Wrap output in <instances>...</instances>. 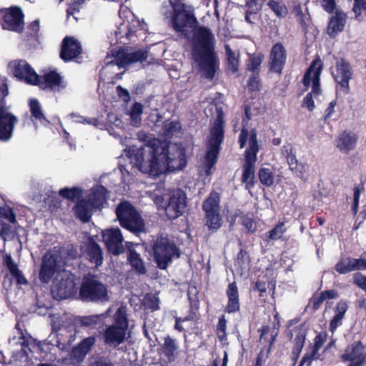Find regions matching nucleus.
Listing matches in <instances>:
<instances>
[{
	"label": "nucleus",
	"mask_w": 366,
	"mask_h": 366,
	"mask_svg": "<svg viewBox=\"0 0 366 366\" xmlns=\"http://www.w3.org/2000/svg\"><path fill=\"white\" fill-rule=\"evenodd\" d=\"M0 217L5 218L12 224L16 222L15 213L9 207H0Z\"/></svg>",
	"instance_id": "4d7b16f0"
},
{
	"label": "nucleus",
	"mask_w": 366,
	"mask_h": 366,
	"mask_svg": "<svg viewBox=\"0 0 366 366\" xmlns=\"http://www.w3.org/2000/svg\"><path fill=\"white\" fill-rule=\"evenodd\" d=\"M127 260L132 267L139 274H144L147 268L140 254L134 249H129Z\"/></svg>",
	"instance_id": "e433bc0d"
},
{
	"label": "nucleus",
	"mask_w": 366,
	"mask_h": 366,
	"mask_svg": "<svg viewBox=\"0 0 366 366\" xmlns=\"http://www.w3.org/2000/svg\"><path fill=\"white\" fill-rule=\"evenodd\" d=\"M187 295L189 302V310L188 315L184 317V321L197 320L199 316V301L196 287L191 290H189Z\"/></svg>",
	"instance_id": "f704fd0d"
},
{
	"label": "nucleus",
	"mask_w": 366,
	"mask_h": 366,
	"mask_svg": "<svg viewBox=\"0 0 366 366\" xmlns=\"http://www.w3.org/2000/svg\"><path fill=\"white\" fill-rule=\"evenodd\" d=\"M331 74L335 83L339 86L340 92L344 94H350L349 82L353 76V70L350 63L344 58H336L335 67L331 71Z\"/></svg>",
	"instance_id": "ddd939ff"
},
{
	"label": "nucleus",
	"mask_w": 366,
	"mask_h": 366,
	"mask_svg": "<svg viewBox=\"0 0 366 366\" xmlns=\"http://www.w3.org/2000/svg\"><path fill=\"white\" fill-rule=\"evenodd\" d=\"M287 231L284 222H278L274 227L269 230L267 234V241L281 239L282 234Z\"/></svg>",
	"instance_id": "09e8293b"
},
{
	"label": "nucleus",
	"mask_w": 366,
	"mask_h": 366,
	"mask_svg": "<svg viewBox=\"0 0 366 366\" xmlns=\"http://www.w3.org/2000/svg\"><path fill=\"white\" fill-rule=\"evenodd\" d=\"M102 315H94L89 316H79L74 319L75 323L81 326L92 327L97 325L101 320Z\"/></svg>",
	"instance_id": "de8ad7c7"
},
{
	"label": "nucleus",
	"mask_w": 366,
	"mask_h": 366,
	"mask_svg": "<svg viewBox=\"0 0 366 366\" xmlns=\"http://www.w3.org/2000/svg\"><path fill=\"white\" fill-rule=\"evenodd\" d=\"M39 28L40 25L38 19L33 21L28 26L27 36H24L23 39L29 46H34L39 42L38 33Z\"/></svg>",
	"instance_id": "4c0bfd02"
},
{
	"label": "nucleus",
	"mask_w": 366,
	"mask_h": 366,
	"mask_svg": "<svg viewBox=\"0 0 366 366\" xmlns=\"http://www.w3.org/2000/svg\"><path fill=\"white\" fill-rule=\"evenodd\" d=\"M143 113V106L141 103L135 102L133 104L130 112V124L135 127L141 125L142 114Z\"/></svg>",
	"instance_id": "79ce46f5"
},
{
	"label": "nucleus",
	"mask_w": 366,
	"mask_h": 366,
	"mask_svg": "<svg viewBox=\"0 0 366 366\" xmlns=\"http://www.w3.org/2000/svg\"><path fill=\"white\" fill-rule=\"evenodd\" d=\"M12 234L11 226L0 220V237L5 239Z\"/></svg>",
	"instance_id": "0e129e2a"
},
{
	"label": "nucleus",
	"mask_w": 366,
	"mask_h": 366,
	"mask_svg": "<svg viewBox=\"0 0 366 366\" xmlns=\"http://www.w3.org/2000/svg\"><path fill=\"white\" fill-rule=\"evenodd\" d=\"M247 87L250 92H258L260 90L262 84L259 74H252L247 81Z\"/></svg>",
	"instance_id": "5fc2aeb1"
},
{
	"label": "nucleus",
	"mask_w": 366,
	"mask_h": 366,
	"mask_svg": "<svg viewBox=\"0 0 366 366\" xmlns=\"http://www.w3.org/2000/svg\"><path fill=\"white\" fill-rule=\"evenodd\" d=\"M217 335L219 341L223 342L227 340V320L224 315H222L218 320L217 325Z\"/></svg>",
	"instance_id": "3c124183"
},
{
	"label": "nucleus",
	"mask_w": 366,
	"mask_h": 366,
	"mask_svg": "<svg viewBox=\"0 0 366 366\" xmlns=\"http://www.w3.org/2000/svg\"><path fill=\"white\" fill-rule=\"evenodd\" d=\"M211 114H217L214 124L210 129V136L207 142V151L203 161V169L206 176L212 174V169L218 161L221 144L224 139V113L219 105L212 103L209 106Z\"/></svg>",
	"instance_id": "7ed1b4c3"
},
{
	"label": "nucleus",
	"mask_w": 366,
	"mask_h": 366,
	"mask_svg": "<svg viewBox=\"0 0 366 366\" xmlns=\"http://www.w3.org/2000/svg\"><path fill=\"white\" fill-rule=\"evenodd\" d=\"M32 85L38 86L43 90L49 89L53 92H60L66 87L62 76L55 70L49 71L43 75L36 74Z\"/></svg>",
	"instance_id": "2eb2a0df"
},
{
	"label": "nucleus",
	"mask_w": 366,
	"mask_h": 366,
	"mask_svg": "<svg viewBox=\"0 0 366 366\" xmlns=\"http://www.w3.org/2000/svg\"><path fill=\"white\" fill-rule=\"evenodd\" d=\"M226 295L228 298L224 312L229 314L236 313L240 310L239 295L236 282L229 283L227 290Z\"/></svg>",
	"instance_id": "cd10ccee"
},
{
	"label": "nucleus",
	"mask_w": 366,
	"mask_h": 366,
	"mask_svg": "<svg viewBox=\"0 0 366 366\" xmlns=\"http://www.w3.org/2000/svg\"><path fill=\"white\" fill-rule=\"evenodd\" d=\"M267 5L278 18H284L288 14L286 5L280 1L269 0Z\"/></svg>",
	"instance_id": "a18cd8bd"
},
{
	"label": "nucleus",
	"mask_w": 366,
	"mask_h": 366,
	"mask_svg": "<svg viewBox=\"0 0 366 366\" xmlns=\"http://www.w3.org/2000/svg\"><path fill=\"white\" fill-rule=\"evenodd\" d=\"M327 338V334L326 332H321L318 333L314 339V345L312 350L313 353H318V351L323 346Z\"/></svg>",
	"instance_id": "6e6d98bb"
},
{
	"label": "nucleus",
	"mask_w": 366,
	"mask_h": 366,
	"mask_svg": "<svg viewBox=\"0 0 366 366\" xmlns=\"http://www.w3.org/2000/svg\"><path fill=\"white\" fill-rule=\"evenodd\" d=\"M348 310L347 301L345 300H340L334 308L335 315L330 320L329 324V330L334 333L337 328L342 323V320Z\"/></svg>",
	"instance_id": "473e14b6"
},
{
	"label": "nucleus",
	"mask_w": 366,
	"mask_h": 366,
	"mask_svg": "<svg viewBox=\"0 0 366 366\" xmlns=\"http://www.w3.org/2000/svg\"><path fill=\"white\" fill-rule=\"evenodd\" d=\"M270 286L273 290L275 287V285L273 284L272 281L269 282L268 285L267 287V284L265 282L262 280H257L254 284V290L259 292L261 295L262 293L266 292L267 288H269Z\"/></svg>",
	"instance_id": "680f3d73"
},
{
	"label": "nucleus",
	"mask_w": 366,
	"mask_h": 366,
	"mask_svg": "<svg viewBox=\"0 0 366 366\" xmlns=\"http://www.w3.org/2000/svg\"><path fill=\"white\" fill-rule=\"evenodd\" d=\"M172 7L170 24L174 30L183 34V1L182 0H169Z\"/></svg>",
	"instance_id": "bb28decb"
},
{
	"label": "nucleus",
	"mask_w": 366,
	"mask_h": 366,
	"mask_svg": "<svg viewBox=\"0 0 366 366\" xmlns=\"http://www.w3.org/2000/svg\"><path fill=\"white\" fill-rule=\"evenodd\" d=\"M325 300V297L321 292L317 295L316 294L310 299V305H312V310L317 311L320 309L323 302Z\"/></svg>",
	"instance_id": "bf43d9fd"
},
{
	"label": "nucleus",
	"mask_w": 366,
	"mask_h": 366,
	"mask_svg": "<svg viewBox=\"0 0 366 366\" xmlns=\"http://www.w3.org/2000/svg\"><path fill=\"white\" fill-rule=\"evenodd\" d=\"M317 353H313V351L311 352H307L305 354L302 358L300 360V362L298 366H311L312 361L315 359V356Z\"/></svg>",
	"instance_id": "774afa93"
},
{
	"label": "nucleus",
	"mask_w": 366,
	"mask_h": 366,
	"mask_svg": "<svg viewBox=\"0 0 366 366\" xmlns=\"http://www.w3.org/2000/svg\"><path fill=\"white\" fill-rule=\"evenodd\" d=\"M136 165L149 176L159 177L166 169L169 172L183 169V147L182 144L168 147L158 139L149 141L144 148L135 154Z\"/></svg>",
	"instance_id": "f257e3e1"
},
{
	"label": "nucleus",
	"mask_w": 366,
	"mask_h": 366,
	"mask_svg": "<svg viewBox=\"0 0 366 366\" xmlns=\"http://www.w3.org/2000/svg\"><path fill=\"white\" fill-rule=\"evenodd\" d=\"M322 69L323 63L320 57L317 56L312 60L302 79V83L306 87H308L312 81V94L313 93L315 95L321 94L320 75Z\"/></svg>",
	"instance_id": "4468645a"
},
{
	"label": "nucleus",
	"mask_w": 366,
	"mask_h": 366,
	"mask_svg": "<svg viewBox=\"0 0 366 366\" xmlns=\"http://www.w3.org/2000/svg\"><path fill=\"white\" fill-rule=\"evenodd\" d=\"M365 347L361 341H355L347 345L345 352L340 355V360L343 362L362 361L366 362V355L364 354Z\"/></svg>",
	"instance_id": "b1692460"
},
{
	"label": "nucleus",
	"mask_w": 366,
	"mask_h": 366,
	"mask_svg": "<svg viewBox=\"0 0 366 366\" xmlns=\"http://www.w3.org/2000/svg\"><path fill=\"white\" fill-rule=\"evenodd\" d=\"M224 48L227 55V69L230 70L232 74H234L239 70V54L236 55L229 44H226Z\"/></svg>",
	"instance_id": "ea45409f"
},
{
	"label": "nucleus",
	"mask_w": 366,
	"mask_h": 366,
	"mask_svg": "<svg viewBox=\"0 0 366 366\" xmlns=\"http://www.w3.org/2000/svg\"><path fill=\"white\" fill-rule=\"evenodd\" d=\"M94 343L95 338L94 337L84 338L76 347H73L72 355L76 358H84L89 352Z\"/></svg>",
	"instance_id": "c9c22d12"
},
{
	"label": "nucleus",
	"mask_w": 366,
	"mask_h": 366,
	"mask_svg": "<svg viewBox=\"0 0 366 366\" xmlns=\"http://www.w3.org/2000/svg\"><path fill=\"white\" fill-rule=\"evenodd\" d=\"M84 254L86 259L91 263L95 264L97 267L102 264L104 260L102 249L92 238L89 239Z\"/></svg>",
	"instance_id": "c756f323"
},
{
	"label": "nucleus",
	"mask_w": 366,
	"mask_h": 366,
	"mask_svg": "<svg viewBox=\"0 0 366 366\" xmlns=\"http://www.w3.org/2000/svg\"><path fill=\"white\" fill-rule=\"evenodd\" d=\"M154 261L160 269H166L173 258L179 257V248L173 241L162 236L157 237L152 244Z\"/></svg>",
	"instance_id": "0eeeda50"
},
{
	"label": "nucleus",
	"mask_w": 366,
	"mask_h": 366,
	"mask_svg": "<svg viewBox=\"0 0 366 366\" xmlns=\"http://www.w3.org/2000/svg\"><path fill=\"white\" fill-rule=\"evenodd\" d=\"M290 169L296 174L297 177L301 179H304L305 177L306 167L305 164L297 162V163H295V164Z\"/></svg>",
	"instance_id": "e2e57ef3"
},
{
	"label": "nucleus",
	"mask_w": 366,
	"mask_h": 366,
	"mask_svg": "<svg viewBox=\"0 0 366 366\" xmlns=\"http://www.w3.org/2000/svg\"><path fill=\"white\" fill-rule=\"evenodd\" d=\"M79 297L84 301L105 302L109 301L107 287L95 275H84L79 288Z\"/></svg>",
	"instance_id": "6e6552de"
},
{
	"label": "nucleus",
	"mask_w": 366,
	"mask_h": 366,
	"mask_svg": "<svg viewBox=\"0 0 366 366\" xmlns=\"http://www.w3.org/2000/svg\"><path fill=\"white\" fill-rule=\"evenodd\" d=\"M346 14L341 10H336L329 19L327 27V32L330 37L335 38L337 35L342 32L346 24Z\"/></svg>",
	"instance_id": "a878e982"
},
{
	"label": "nucleus",
	"mask_w": 366,
	"mask_h": 366,
	"mask_svg": "<svg viewBox=\"0 0 366 366\" xmlns=\"http://www.w3.org/2000/svg\"><path fill=\"white\" fill-rule=\"evenodd\" d=\"M7 79L0 76V142H7L13 137L18 118L9 112L6 97L9 95Z\"/></svg>",
	"instance_id": "39448f33"
},
{
	"label": "nucleus",
	"mask_w": 366,
	"mask_h": 366,
	"mask_svg": "<svg viewBox=\"0 0 366 366\" xmlns=\"http://www.w3.org/2000/svg\"><path fill=\"white\" fill-rule=\"evenodd\" d=\"M180 192H182L181 189L178 191L177 194H173L169 197L168 204L165 207V214L169 219H174L182 214L183 198Z\"/></svg>",
	"instance_id": "c85d7f7f"
},
{
	"label": "nucleus",
	"mask_w": 366,
	"mask_h": 366,
	"mask_svg": "<svg viewBox=\"0 0 366 366\" xmlns=\"http://www.w3.org/2000/svg\"><path fill=\"white\" fill-rule=\"evenodd\" d=\"M120 225L134 234L144 231L145 224L136 208L128 202L120 203L116 209Z\"/></svg>",
	"instance_id": "1a4fd4ad"
},
{
	"label": "nucleus",
	"mask_w": 366,
	"mask_h": 366,
	"mask_svg": "<svg viewBox=\"0 0 366 366\" xmlns=\"http://www.w3.org/2000/svg\"><path fill=\"white\" fill-rule=\"evenodd\" d=\"M258 177L260 183L265 187H269L274 184V175L269 168H260L258 171Z\"/></svg>",
	"instance_id": "49530a36"
},
{
	"label": "nucleus",
	"mask_w": 366,
	"mask_h": 366,
	"mask_svg": "<svg viewBox=\"0 0 366 366\" xmlns=\"http://www.w3.org/2000/svg\"><path fill=\"white\" fill-rule=\"evenodd\" d=\"M59 255L56 253L46 252L42 257L39 272V279L43 283H49L60 269Z\"/></svg>",
	"instance_id": "dca6fc26"
},
{
	"label": "nucleus",
	"mask_w": 366,
	"mask_h": 366,
	"mask_svg": "<svg viewBox=\"0 0 366 366\" xmlns=\"http://www.w3.org/2000/svg\"><path fill=\"white\" fill-rule=\"evenodd\" d=\"M249 141V147L244 152V163L242 166L241 181L245 184V189L250 190L255 185V163L259 150L257 134L254 129L250 131L243 126L238 137L239 148L243 149Z\"/></svg>",
	"instance_id": "20e7f679"
},
{
	"label": "nucleus",
	"mask_w": 366,
	"mask_h": 366,
	"mask_svg": "<svg viewBox=\"0 0 366 366\" xmlns=\"http://www.w3.org/2000/svg\"><path fill=\"white\" fill-rule=\"evenodd\" d=\"M157 352L162 362L167 365L174 362L177 359L180 351L176 340L167 336L164 338L163 344L159 345Z\"/></svg>",
	"instance_id": "aec40b11"
},
{
	"label": "nucleus",
	"mask_w": 366,
	"mask_h": 366,
	"mask_svg": "<svg viewBox=\"0 0 366 366\" xmlns=\"http://www.w3.org/2000/svg\"><path fill=\"white\" fill-rule=\"evenodd\" d=\"M102 238L109 253L117 256L124 252L123 237L119 228L105 229L102 232Z\"/></svg>",
	"instance_id": "f3484780"
},
{
	"label": "nucleus",
	"mask_w": 366,
	"mask_h": 366,
	"mask_svg": "<svg viewBox=\"0 0 366 366\" xmlns=\"http://www.w3.org/2000/svg\"><path fill=\"white\" fill-rule=\"evenodd\" d=\"M352 11L355 18L360 17L362 12H366V0H353Z\"/></svg>",
	"instance_id": "13d9d810"
},
{
	"label": "nucleus",
	"mask_w": 366,
	"mask_h": 366,
	"mask_svg": "<svg viewBox=\"0 0 366 366\" xmlns=\"http://www.w3.org/2000/svg\"><path fill=\"white\" fill-rule=\"evenodd\" d=\"M149 53L147 48L129 51L128 49L119 47L118 49L112 50V56L114 59L106 63L105 69L114 66L124 69L133 64L143 63L148 59Z\"/></svg>",
	"instance_id": "9d476101"
},
{
	"label": "nucleus",
	"mask_w": 366,
	"mask_h": 366,
	"mask_svg": "<svg viewBox=\"0 0 366 366\" xmlns=\"http://www.w3.org/2000/svg\"><path fill=\"white\" fill-rule=\"evenodd\" d=\"M29 107L32 117L39 120L44 125L50 124L49 121L45 117L41 107L37 99H31L29 102Z\"/></svg>",
	"instance_id": "58836bf2"
},
{
	"label": "nucleus",
	"mask_w": 366,
	"mask_h": 366,
	"mask_svg": "<svg viewBox=\"0 0 366 366\" xmlns=\"http://www.w3.org/2000/svg\"><path fill=\"white\" fill-rule=\"evenodd\" d=\"M3 264L8 269L18 285H26L29 284L27 279L19 269L17 264L14 262L10 254H6L3 256Z\"/></svg>",
	"instance_id": "2f4dec72"
},
{
	"label": "nucleus",
	"mask_w": 366,
	"mask_h": 366,
	"mask_svg": "<svg viewBox=\"0 0 366 366\" xmlns=\"http://www.w3.org/2000/svg\"><path fill=\"white\" fill-rule=\"evenodd\" d=\"M358 139L357 134L345 130L339 134L336 140V147L340 152L348 154L356 148Z\"/></svg>",
	"instance_id": "393cba45"
},
{
	"label": "nucleus",
	"mask_w": 366,
	"mask_h": 366,
	"mask_svg": "<svg viewBox=\"0 0 366 366\" xmlns=\"http://www.w3.org/2000/svg\"><path fill=\"white\" fill-rule=\"evenodd\" d=\"M82 53L81 43L74 36H65L61 44L60 58L64 62H69Z\"/></svg>",
	"instance_id": "6ab92c4d"
},
{
	"label": "nucleus",
	"mask_w": 366,
	"mask_h": 366,
	"mask_svg": "<svg viewBox=\"0 0 366 366\" xmlns=\"http://www.w3.org/2000/svg\"><path fill=\"white\" fill-rule=\"evenodd\" d=\"M287 51L280 42L274 44L269 55L268 66L270 71L281 74L287 61Z\"/></svg>",
	"instance_id": "a211bd4d"
},
{
	"label": "nucleus",
	"mask_w": 366,
	"mask_h": 366,
	"mask_svg": "<svg viewBox=\"0 0 366 366\" xmlns=\"http://www.w3.org/2000/svg\"><path fill=\"white\" fill-rule=\"evenodd\" d=\"M220 198V194L212 190L202 203L205 224L208 227L209 230L217 231L222 226Z\"/></svg>",
	"instance_id": "9b49d317"
},
{
	"label": "nucleus",
	"mask_w": 366,
	"mask_h": 366,
	"mask_svg": "<svg viewBox=\"0 0 366 366\" xmlns=\"http://www.w3.org/2000/svg\"><path fill=\"white\" fill-rule=\"evenodd\" d=\"M263 59L264 56L261 53L249 55L248 62L247 64V70L252 71V74H259L260 65L263 61Z\"/></svg>",
	"instance_id": "37998d69"
},
{
	"label": "nucleus",
	"mask_w": 366,
	"mask_h": 366,
	"mask_svg": "<svg viewBox=\"0 0 366 366\" xmlns=\"http://www.w3.org/2000/svg\"><path fill=\"white\" fill-rule=\"evenodd\" d=\"M198 21L193 13L184 8V39L187 37L186 28L193 31L192 56L202 75L212 80L219 69V61L214 50L215 39L211 30L206 26H198Z\"/></svg>",
	"instance_id": "f03ea898"
},
{
	"label": "nucleus",
	"mask_w": 366,
	"mask_h": 366,
	"mask_svg": "<svg viewBox=\"0 0 366 366\" xmlns=\"http://www.w3.org/2000/svg\"><path fill=\"white\" fill-rule=\"evenodd\" d=\"M181 124L179 122L166 120L162 126V134L166 138H171L180 132Z\"/></svg>",
	"instance_id": "a19ab883"
},
{
	"label": "nucleus",
	"mask_w": 366,
	"mask_h": 366,
	"mask_svg": "<svg viewBox=\"0 0 366 366\" xmlns=\"http://www.w3.org/2000/svg\"><path fill=\"white\" fill-rule=\"evenodd\" d=\"M9 65L15 77L24 79L29 84H33L36 72L26 60H14L11 61Z\"/></svg>",
	"instance_id": "412c9836"
},
{
	"label": "nucleus",
	"mask_w": 366,
	"mask_h": 366,
	"mask_svg": "<svg viewBox=\"0 0 366 366\" xmlns=\"http://www.w3.org/2000/svg\"><path fill=\"white\" fill-rule=\"evenodd\" d=\"M282 153L285 155L289 167H292L295 163H297L298 160L295 154V149L292 144L285 145L282 149Z\"/></svg>",
	"instance_id": "603ef678"
},
{
	"label": "nucleus",
	"mask_w": 366,
	"mask_h": 366,
	"mask_svg": "<svg viewBox=\"0 0 366 366\" xmlns=\"http://www.w3.org/2000/svg\"><path fill=\"white\" fill-rule=\"evenodd\" d=\"M242 224L247 229L248 232L253 233L256 231V225L253 219L247 215L242 216Z\"/></svg>",
	"instance_id": "052dcab7"
},
{
	"label": "nucleus",
	"mask_w": 366,
	"mask_h": 366,
	"mask_svg": "<svg viewBox=\"0 0 366 366\" xmlns=\"http://www.w3.org/2000/svg\"><path fill=\"white\" fill-rule=\"evenodd\" d=\"M24 15L20 7L11 6L0 10V24L3 29L22 33L24 29Z\"/></svg>",
	"instance_id": "f8f14e48"
},
{
	"label": "nucleus",
	"mask_w": 366,
	"mask_h": 366,
	"mask_svg": "<svg viewBox=\"0 0 366 366\" xmlns=\"http://www.w3.org/2000/svg\"><path fill=\"white\" fill-rule=\"evenodd\" d=\"M292 332H295L296 333V335L294 340V345L291 353V358L294 364H295L299 358V356L302 350V348L304 347L307 330L305 328L304 325L302 324L296 326L293 329V330H290L288 332L287 337L290 340H292L293 337Z\"/></svg>",
	"instance_id": "5701e85b"
},
{
	"label": "nucleus",
	"mask_w": 366,
	"mask_h": 366,
	"mask_svg": "<svg viewBox=\"0 0 366 366\" xmlns=\"http://www.w3.org/2000/svg\"><path fill=\"white\" fill-rule=\"evenodd\" d=\"M82 192L81 189L74 187L72 188H62L59 190V194L61 197L74 202L76 199L77 201L80 199L79 198L82 196Z\"/></svg>",
	"instance_id": "c03bdc74"
},
{
	"label": "nucleus",
	"mask_w": 366,
	"mask_h": 366,
	"mask_svg": "<svg viewBox=\"0 0 366 366\" xmlns=\"http://www.w3.org/2000/svg\"><path fill=\"white\" fill-rule=\"evenodd\" d=\"M76 284L73 278L69 275L61 277V280L54 283L51 292L56 299L65 300L70 297L74 292Z\"/></svg>",
	"instance_id": "4be33fe9"
},
{
	"label": "nucleus",
	"mask_w": 366,
	"mask_h": 366,
	"mask_svg": "<svg viewBox=\"0 0 366 366\" xmlns=\"http://www.w3.org/2000/svg\"><path fill=\"white\" fill-rule=\"evenodd\" d=\"M93 209L94 207L86 199H81L76 202L73 210L76 218L84 223H87L92 218Z\"/></svg>",
	"instance_id": "72a5a7b5"
},
{
	"label": "nucleus",
	"mask_w": 366,
	"mask_h": 366,
	"mask_svg": "<svg viewBox=\"0 0 366 366\" xmlns=\"http://www.w3.org/2000/svg\"><path fill=\"white\" fill-rule=\"evenodd\" d=\"M320 1L323 9L329 14H332L336 9L335 0H320Z\"/></svg>",
	"instance_id": "69168bd1"
},
{
	"label": "nucleus",
	"mask_w": 366,
	"mask_h": 366,
	"mask_svg": "<svg viewBox=\"0 0 366 366\" xmlns=\"http://www.w3.org/2000/svg\"><path fill=\"white\" fill-rule=\"evenodd\" d=\"M144 306L146 309L155 311L159 309V298L154 295L147 294L144 299Z\"/></svg>",
	"instance_id": "864d4df0"
},
{
	"label": "nucleus",
	"mask_w": 366,
	"mask_h": 366,
	"mask_svg": "<svg viewBox=\"0 0 366 366\" xmlns=\"http://www.w3.org/2000/svg\"><path fill=\"white\" fill-rule=\"evenodd\" d=\"M302 106L303 107L307 108V109L310 112L314 110L315 104L313 100L312 92L307 93V95L304 97Z\"/></svg>",
	"instance_id": "338daca9"
},
{
	"label": "nucleus",
	"mask_w": 366,
	"mask_h": 366,
	"mask_svg": "<svg viewBox=\"0 0 366 366\" xmlns=\"http://www.w3.org/2000/svg\"><path fill=\"white\" fill-rule=\"evenodd\" d=\"M108 193L109 191L104 186L100 184L97 186L95 188L91 189L86 200L94 209H100L107 202Z\"/></svg>",
	"instance_id": "7c9ffc66"
},
{
	"label": "nucleus",
	"mask_w": 366,
	"mask_h": 366,
	"mask_svg": "<svg viewBox=\"0 0 366 366\" xmlns=\"http://www.w3.org/2000/svg\"><path fill=\"white\" fill-rule=\"evenodd\" d=\"M128 327L126 311L124 308L119 307L114 315L113 325L107 327L103 333L104 343L114 347L122 344L126 340Z\"/></svg>",
	"instance_id": "423d86ee"
},
{
	"label": "nucleus",
	"mask_w": 366,
	"mask_h": 366,
	"mask_svg": "<svg viewBox=\"0 0 366 366\" xmlns=\"http://www.w3.org/2000/svg\"><path fill=\"white\" fill-rule=\"evenodd\" d=\"M335 269L339 274H347L352 272L351 258H341L335 264Z\"/></svg>",
	"instance_id": "8fccbe9b"
}]
</instances>
